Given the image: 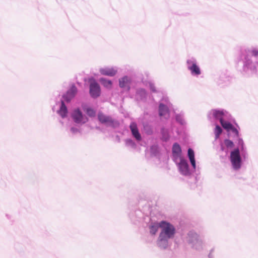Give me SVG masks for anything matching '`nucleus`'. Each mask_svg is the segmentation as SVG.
I'll use <instances>...</instances> for the list:
<instances>
[{
  "label": "nucleus",
  "instance_id": "33",
  "mask_svg": "<svg viewBox=\"0 0 258 258\" xmlns=\"http://www.w3.org/2000/svg\"><path fill=\"white\" fill-rule=\"evenodd\" d=\"M159 103H163L164 105L172 107V104L170 102V100L169 99V98L166 96H163L162 98L161 99Z\"/></svg>",
  "mask_w": 258,
  "mask_h": 258
},
{
  "label": "nucleus",
  "instance_id": "8",
  "mask_svg": "<svg viewBox=\"0 0 258 258\" xmlns=\"http://www.w3.org/2000/svg\"><path fill=\"white\" fill-rule=\"evenodd\" d=\"M185 64L192 76L198 77L202 74V71L196 58L188 57L186 60Z\"/></svg>",
  "mask_w": 258,
  "mask_h": 258
},
{
  "label": "nucleus",
  "instance_id": "36",
  "mask_svg": "<svg viewBox=\"0 0 258 258\" xmlns=\"http://www.w3.org/2000/svg\"><path fill=\"white\" fill-rule=\"evenodd\" d=\"M70 131L73 134H76L78 133H80V130L75 126L71 127Z\"/></svg>",
  "mask_w": 258,
  "mask_h": 258
},
{
  "label": "nucleus",
  "instance_id": "17",
  "mask_svg": "<svg viewBox=\"0 0 258 258\" xmlns=\"http://www.w3.org/2000/svg\"><path fill=\"white\" fill-rule=\"evenodd\" d=\"M128 216L134 224H138L143 218L144 215L140 210H136L131 212Z\"/></svg>",
  "mask_w": 258,
  "mask_h": 258
},
{
  "label": "nucleus",
  "instance_id": "24",
  "mask_svg": "<svg viewBox=\"0 0 258 258\" xmlns=\"http://www.w3.org/2000/svg\"><path fill=\"white\" fill-rule=\"evenodd\" d=\"M187 157L190 161L191 165L193 168L194 171H196V161L195 159V154L194 150L189 148L187 150Z\"/></svg>",
  "mask_w": 258,
  "mask_h": 258
},
{
  "label": "nucleus",
  "instance_id": "9",
  "mask_svg": "<svg viewBox=\"0 0 258 258\" xmlns=\"http://www.w3.org/2000/svg\"><path fill=\"white\" fill-rule=\"evenodd\" d=\"M232 77L227 71H223L220 73L215 79L217 85L223 88L229 86L232 82Z\"/></svg>",
  "mask_w": 258,
  "mask_h": 258
},
{
  "label": "nucleus",
  "instance_id": "32",
  "mask_svg": "<svg viewBox=\"0 0 258 258\" xmlns=\"http://www.w3.org/2000/svg\"><path fill=\"white\" fill-rule=\"evenodd\" d=\"M15 249L19 253H21L24 251V246L19 242H16L14 244Z\"/></svg>",
  "mask_w": 258,
  "mask_h": 258
},
{
  "label": "nucleus",
  "instance_id": "16",
  "mask_svg": "<svg viewBox=\"0 0 258 258\" xmlns=\"http://www.w3.org/2000/svg\"><path fill=\"white\" fill-rule=\"evenodd\" d=\"M182 150L180 146L177 143H174L172 148V159L174 162H177L181 158Z\"/></svg>",
  "mask_w": 258,
  "mask_h": 258
},
{
  "label": "nucleus",
  "instance_id": "3",
  "mask_svg": "<svg viewBox=\"0 0 258 258\" xmlns=\"http://www.w3.org/2000/svg\"><path fill=\"white\" fill-rule=\"evenodd\" d=\"M237 64L240 68V72L245 77H251L257 74V63L250 58L246 52L239 53L237 56Z\"/></svg>",
  "mask_w": 258,
  "mask_h": 258
},
{
  "label": "nucleus",
  "instance_id": "25",
  "mask_svg": "<svg viewBox=\"0 0 258 258\" xmlns=\"http://www.w3.org/2000/svg\"><path fill=\"white\" fill-rule=\"evenodd\" d=\"M82 108L88 118L89 117L94 118L96 116V111L93 108L88 106L87 105H82Z\"/></svg>",
  "mask_w": 258,
  "mask_h": 258
},
{
  "label": "nucleus",
  "instance_id": "7",
  "mask_svg": "<svg viewBox=\"0 0 258 258\" xmlns=\"http://www.w3.org/2000/svg\"><path fill=\"white\" fill-rule=\"evenodd\" d=\"M97 117L99 122L105 125L106 127L115 129L119 126V122L117 120L113 118L110 115L104 114L102 112H98Z\"/></svg>",
  "mask_w": 258,
  "mask_h": 258
},
{
  "label": "nucleus",
  "instance_id": "42",
  "mask_svg": "<svg viewBox=\"0 0 258 258\" xmlns=\"http://www.w3.org/2000/svg\"><path fill=\"white\" fill-rule=\"evenodd\" d=\"M96 129H97V130H99V129H100V127H97H97H96Z\"/></svg>",
  "mask_w": 258,
  "mask_h": 258
},
{
  "label": "nucleus",
  "instance_id": "27",
  "mask_svg": "<svg viewBox=\"0 0 258 258\" xmlns=\"http://www.w3.org/2000/svg\"><path fill=\"white\" fill-rule=\"evenodd\" d=\"M215 127L214 130V133L215 134V141L218 140L221 135L223 133V127L220 126L218 123H213Z\"/></svg>",
  "mask_w": 258,
  "mask_h": 258
},
{
  "label": "nucleus",
  "instance_id": "14",
  "mask_svg": "<svg viewBox=\"0 0 258 258\" xmlns=\"http://www.w3.org/2000/svg\"><path fill=\"white\" fill-rule=\"evenodd\" d=\"M78 92V89L75 84H73L66 93L62 95L61 101H64V103H70L72 100L76 96Z\"/></svg>",
  "mask_w": 258,
  "mask_h": 258
},
{
  "label": "nucleus",
  "instance_id": "23",
  "mask_svg": "<svg viewBox=\"0 0 258 258\" xmlns=\"http://www.w3.org/2000/svg\"><path fill=\"white\" fill-rule=\"evenodd\" d=\"M68 109L64 101H61L59 109L57 111V113L61 116L62 118H65L68 116Z\"/></svg>",
  "mask_w": 258,
  "mask_h": 258
},
{
  "label": "nucleus",
  "instance_id": "39",
  "mask_svg": "<svg viewBox=\"0 0 258 258\" xmlns=\"http://www.w3.org/2000/svg\"><path fill=\"white\" fill-rule=\"evenodd\" d=\"M208 258H214V255L211 252H209V253L208 255Z\"/></svg>",
  "mask_w": 258,
  "mask_h": 258
},
{
  "label": "nucleus",
  "instance_id": "10",
  "mask_svg": "<svg viewBox=\"0 0 258 258\" xmlns=\"http://www.w3.org/2000/svg\"><path fill=\"white\" fill-rule=\"evenodd\" d=\"M71 117L75 123L81 125L85 124L89 120V118L79 108H75L72 111Z\"/></svg>",
  "mask_w": 258,
  "mask_h": 258
},
{
  "label": "nucleus",
  "instance_id": "26",
  "mask_svg": "<svg viewBox=\"0 0 258 258\" xmlns=\"http://www.w3.org/2000/svg\"><path fill=\"white\" fill-rule=\"evenodd\" d=\"M246 52L250 56V58L252 59V56H257L258 55V49L253 48L252 49L245 48L242 49L240 50V53H244Z\"/></svg>",
  "mask_w": 258,
  "mask_h": 258
},
{
  "label": "nucleus",
  "instance_id": "19",
  "mask_svg": "<svg viewBox=\"0 0 258 258\" xmlns=\"http://www.w3.org/2000/svg\"><path fill=\"white\" fill-rule=\"evenodd\" d=\"M174 119L175 122L181 126H184L187 122L185 118V112L183 110L178 112L174 111Z\"/></svg>",
  "mask_w": 258,
  "mask_h": 258
},
{
  "label": "nucleus",
  "instance_id": "15",
  "mask_svg": "<svg viewBox=\"0 0 258 258\" xmlns=\"http://www.w3.org/2000/svg\"><path fill=\"white\" fill-rule=\"evenodd\" d=\"M148 93L143 88H138L135 92V100L138 102H145L147 99Z\"/></svg>",
  "mask_w": 258,
  "mask_h": 258
},
{
  "label": "nucleus",
  "instance_id": "12",
  "mask_svg": "<svg viewBox=\"0 0 258 258\" xmlns=\"http://www.w3.org/2000/svg\"><path fill=\"white\" fill-rule=\"evenodd\" d=\"M179 161H177L175 162L178 167L179 172L181 174L184 176H189L196 171H194L193 168L190 169L188 162L186 159L184 158H181L179 159Z\"/></svg>",
  "mask_w": 258,
  "mask_h": 258
},
{
  "label": "nucleus",
  "instance_id": "34",
  "mask_svg": "<svg viewBox=\"0 0 258 258\" xmlns=\"http://www.w3.org/2000/svg\"><path fill=\"white\" fill-rule=\"evenodd\" d=\"M223 143H224L225 146L227 149L233 148L234 146V142L232 140H230V139H225L224 140Z\"/></svg>",
  "mask_w": 258,
  "mask_h": 258
},
{
  "label": "nucleus",
  "instance_id": "5",
  "mask_svg": "<svg viewBox=\"0 0 258 258\" xmlns=\"http://www.w3.org/2000/svg\"><path fill=\"white\" fill-rule=\"evenodd\" d=\"M232 115L225 109L221 108L212 109L207 113L208 120L213 123L219 122L222 125Z\"/></svg>",
  "mask_w": 258,
  "mask_h": 258
},
{
  "label": "nucleus",
  "instance_id": "28",
  "mask_svg": "<svg viewBox=\"0 0 258 258\" xmlns=\"http://www.w3.org/2000/svg\"><path fill=\"white\" fill-rule=\"evenodd\" d=\"M100 83L106 88H111L112 86V81L105 78L101 77L99 79Z\"/></svg>",
  "mask_w": 258,
  "mask_h": 258
},
{
  "label": "nucleus",
  "instance_id": "31",
  "mask_svg": "<svg viewBox=\"0 0 258 258\" xmlns=\"http://www.w3.org/2000/svg\"><path fill=\"white\" fill-rule=\"evenodd\" d=\"M146 85H148V87L150 90V91L152 93H156L159 92V91L156 89L155 84L152 81H149L146 84Z\"/></svg>",
  "mask_w": 258,
  "mask_h": 258
},
{
  "label": "nucleus",
  "instance_id": "40",
  "mask_svg": "<svg viewBox=\"0 0 258 258\" xmlns=\"http://www.w3.org/2000/svg\"><path fill=\"white\" fill-rule=\"evenodd\" d=\"M6 216L8 219H10L11 218V216L10 215H9L8 214H6Z\"/></svg>",
  "mask_w": 258,
  "mask_h": 258
},
{
  "label": "nucleus",
  "instance_id": "30",
  "mask_svg": "<svg viewBox=\"0 0 258 258\" xmlns=\"http://www.w3.org/2000/svg\"><path fill=\"white\" fill-rule=\"evenodd\" d=\"M161 133L162 135V140L165 142L168 141L170 139V135L168 131L167 130L162 128L161 130Z\"/></svg>",
  "mask_w": 258,
  "mask_h": 258
},
{
  "label": "nucleus",
  "instance_id": "2",
  "mask_svg": "<svg viewBox=\"0 0 258 258\" xmlns=\"http://www.w3.org/2000/svg\"><path fill=\"white\" fill-rule=\"evenodd\" d=\"M237 147L233 149L230 154L229 160L234 170H239L243 162L248 157L246 148L243 140L239 139Z\"/></svg>",
  "mask_w": 258,
  "mask_h": 258
},
{
  "label": "nucleus",
  "instance_id": "37",
  "mask_svg": "<svg viewBox=\"0 0 258 258\" xmlns=\"http://www.w3.org/2000/svg\"><path fill=\"white\" fill-rule=\"evenodd\" d=\"M144 127L148 134L151 135L153 133V130L150 126L144 125Z\"/></svg>",
  "mask_w": 258,
  "mask_h": 258
},
{
  "label": "nucleus",
  "instance_id": "38",
  "mask_svg": "<svg viewBox=\"0 0 258 258\" xmlns=\"http://www.w3.org/2000/svg\"><path fill=\"white\" fill-rule=\"evenodd\" d=\"M220 150L222 151L225 152L226 153H227L228 150L225 148L224 147V144L221 141L220 142Z\"/></svg>",
  "mask_w": 258,
  "mask_h": 258
},
{
  "label": "nucleus",
  "instance_id": "41",
  "mask_svg": "<svg viewBox=\"0 0 258 258\" xmlns=\"http://www.w3.org/2000/svg\"><path fill=\"white\" fill-rule=\"evenodd\" d=\"M214 251V248H212V249L210 250V252H211V253H213V254Z\"/></svg>",
  "mask_w": 258,
  "mask_h": 258
},
{
  "label": "nucleus",
  "instance_id": "43",
  "mask_svg": "<svg viewBox=\"0 0 258 258\" xmlns=\"http://www.w3.org/2000/svg\"><path fill=\"white\" fill-rule=\"evenodd\" d=\"M255 62L257 63V66H258V61H256Z\"/></svg>",
  "mask_w": 258,
  "mask_h": 258
},
{
  "label": "nucleus",
  "instance_id": "13",
  "mask_svg": "<svg viewBox=\"0 0 258 258\" xmlns=\"http://www.w3.org/2000/svg\"><path fill=\"white\" fill-rule=\"evenodd\" d=\"M134 79L132 76L124 75L118 79V86L123 91L128 92L134 83Z\"/></svg>",
  "mask_w": 258,
  "mask_h": 258
},
{
  "label": "nucleus",
  "instance_id": "4",
  "mask_svg": "<svg viewBox=\"0 0 258 258\" xmlns=\"http://www.w3.org/2000/svg\"><path fill=\"white\" fill-rule=\"evenodd\" d=\"M183 241L189 245L192 248L201 251L203 249L204 242L202 237L195 230H191L182 235Z\"/></svg>",
  "mask_w": 258,
  "mask_h": 258
},
{
  "label": "nucleus",
  "instance_id": "29",
  "mask_svg": "<svg viewBox=\"0 0 258 258\" xmlns=\"http://www.w3.org/2000/svg\"><path fill=\"white\" fill-rule=\"evenodd\" d=\"M151 155L154 157H158L160 154V150L158 145H153L150 147Z\"/></svg>",
  "mask_w": 258,
  "mask_h": 258
},
{
  "label": "nucleus",
  "instance_id": "1",
  "mask_svg": "<svg viewBox=\"0 0 258 258\" xmlns=\"http://www.w3.org/2000/svg\"><path fill=\"white\" fill-rule=\"evenodd\" d=\"M176 233V228L172 224L166 220L161 221V231L156 241L158 247L162 249H167Z\"/></svg>",
  "mask_w": 258,
  "mask_h": 258
},
{
  "label": "nucleus",
  "instance_id": "6",
  "mask_svg": "<svg viewBox=\"0 0 258 258\" xmlns=\"http://www.w3.org/2000/svg\"><path fill=\"white\" fill-rule=\"evenodd\" d=\"M221 126L227 132L228 135L231 136L235 141L236 144H238L239 139L243 140L240 137V127L232 116H231L229 120H227Z\"/></svg>",
  "mask_w": 258,
  "mask_h": 258
},
{
  "label": "nucleus",
  "instance_id": "11",
  "mask_svg": "<svg viewBox=\"0 0 258 258\" xmlns=\"http://www.w3.org/2000/svg\"><path fill=\"white\" fill-rule=\"evenodd\" d=\"M89 94L91 98L96 99L101 94V87L97 81L93 77L89 79Z\"/></svg>",
  "mask_w": 258,
  "mask_h": 258
},
{
  "label": "nucleus",
  "instance_id": "21",
  "mask_svg": "<svg viewBox=\"0 0 258 258\" xmlns=\"http://www.w3.org/2000/svg\"><path fill=\"white\" fill-rule=\"evenodd\" d=\"M129 127L133 137L137 141H141L142 140V136L139 132L137 123L133 121L130 123Z\"/></svg>",
  "mask_w": 258,
  "mask_h": 258
},
{
  "label": "nucleus",
  "instance_id": "35",
  "mask_svg": "<svg viewBox=\"0 0 258 258\" xmlns=\"http://www.w3.org/2000/svg\"><path fill=\"white\" fill-rule=\"evenodd\" d=\"M125 145L127 147H131L133 148H135L136 146L135 142L131 139H126L125 140Z\"/></svg>",
  "mask_w": 258,
  "mask_h": 258
},
{
  "label": "nucleus",
  "instance_id": "18",
  "mask_svg": "<svg viewBox=\"0 0 258 258\" xmlns=\"http://www.w3.org/2000/svg\"><path fill=\"white\" fill-rule=\"evenodd\" d=\"M170 108L171 107L165 105L163 103H159L158 110L159 116L168 119L169 117Z\"/></svg>",
  "mask_w": 258,
  "mask_h": 258
},
{
  "label": "nucleus",
  "instance_id": "22",
  "mask_svg": "<svg viewBox=\"0 0 258 258\" xmlns=\"http://www.w3.org/2000/svg\"><path fill=\"white\" fill-rule=\"evenodd\" d=\"M99 73L102 75L112 77L116 75L117 70L115 67H104L99 69Z\"/></svg>",
  "mask_w": 258,
  "mask_h": 258
},
{
  "label": "nucleus",
  "instance_id": "20",
  "mask_svg": "<svg viewBox=\"0 0 258 258\" xmlns=\"http://www.w3.org/2000/svg\"><path fill=\"white\" fill-rule=\"evenodd\" d=\"M149 220L150 222L148 224L149 233L151 235L154 236L157 233L159 228L161 229V221H153L151 220L150 218H149Z\"/></svg>",
  "mask_w": 258,
  "mask_h": 258
}]
</instances>
